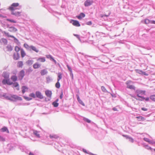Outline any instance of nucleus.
<instances>
[{
  "label": "nucleus",
  "mask_w": 155,
  "mask_h": 155,
  "mask_svg": "<svg viewBox=\"0 0 155 155\" xmlns=\"http://www.w3.org/2000/svg\"><path fill=\"white\" fill-rule=\"evenodd\" d=\"M52 104L54 107H57L58 106L59 104L58 103L54 101L52 103Z\"/></svg>",
  "instance_id": "49530a36"
},
{
  "label": "nucleus",
  "mask_w": 155,
  "mask_h": 155,
  "mask_svg": "<svg viewBox=\"0 0 155 155\" xmlns=\"http://www.w3.org/2000/svg\"><path fill=\"white\" fill-rule=\"evenodd\" d=\"M33 61L32 60H28L26 61V63L28 65H31L33 63Z\"/></svg>",
  "instance_id": "a19ab883"
},
{
  "label": "nucleus",
  "mask_w": 155,
  "mask_h": 155,
  "mask_svg": "<svg viewBox=\"0 0 155 155\" xmlns=\"http://www.w3.org/2000/svg\"><path fill=\"white\" fill-rule=\"evenodd\" d=\"M63 92L62 91L60 94V98L61 99H62L63 97Z\"/></svg>",
  "instance_id": "0e129e2a"
},
{
  "label": "nucleus",
  "mask_w": 155,
  "mask_h": 155,
  "mask_svg": "<svg viewBox=\"0 0 155 155\" xmlns=\"http://www.w3.org/2000/svg\"><path fill=\"white\" fill-rule=\"evenodd\" d=\"M24 47L27 50H29L30 48V46H29L27 44L25 43L24 45Z\"/></svg>",
  "instance_id": "c03bdc74"
},
{
  "label": "nucleus",
  "mask_w": 155,
  "mask_h": 155,
  "mask_svg": "<svg viewBox=\"0 0 155 155\" xmlns=\"http://www.w3.org/2000/svg\"><path fill=\"white\" fill-rule=\"evenodd\" d=\"M50 137L51 138H54L55 139H57L59 137L57 135L55 134H52V135H50Z\"/></svg>",
  "instance_id": "72a5a7b5"
},
{
  "label": "nucleus",
  "mask_w": 155,
  "mask_h": 155,
  "mask_svg": "<svg viewBox=\"0 0 155 155\" xmlns=\"http://www.w3.org/2000/svg\"><path fill=\"white\" fill-rule=\"evenodd\" d=\"M101 89L102 90V91L104 92H105L107 91L105 87L103 86H102L101 87Z\"/></svg>",
  "instance_id": "6e6d98bb"
},
{
  "label": "nucleus",
  "mask_w": 155,
  "mask_h": 155,
  "mask_svg": "<svg viewBox=\"0 0 155 155\" xmlns=\"http://www.w3.org/2000/svg\"><path fill=\"white\" fill-rule=\"evenodd\" d=\"M5 140V139L2 136H0V141H4Z\"/></svg>",
  "instance_id": "680f3d73"
},
{
  "label": "nucleus",
  "mask_w": 155,
  "mask_h": 155,
  "mask_svg": "<svg viewBox=\"0 0 155 155\" xmlns=\"http://www.w3.org/2000/svg\"><path fill=\"white\" fill-rule=\"evenodd\" d=\"M8 94L4 93L2 94V97H3L6 99Z\"/></svg>",
  "instance_id": "052dcab7"
},
{
  "label": "nucleus",
  "mask_w": 155,
  "mask_h": 155,
  "mask_svg": "<svg viewBox=\"0 0 155 155\" xmlns=\"http://www.w3.org/2000/svg\"><path fill=\"white\" fill-rule=\"evenodd\" d=\"M13 87H17L16 89L17 90H19V87H18L19 84L18 82H15L12 84Z\"/></svg>",
  "instance_id": "cd10ccee"
},
{
  "label": "nucleus",
  "mask_w": 155,
  "mask_h": 155,
  "mask_svg": "<svg viewBox=\"0 0 155 155\" xmlns=\"http://www.w3.org/2000/svg\"><path fill=\"white\" fill-rule=\"evenodd\" d=\"M27 101H30L32 99V98L31 97H29L27 96H24L23 97Z\"/></svg>",
  "instance_id": "864d4df0"
},
{
  "label": "nucleus",
  "mask_w": 155,
  "mask_h": 155,
  "mask_svg": "<svg viewBox=\"0 0 155 155\" xmlns=\"http://www.w3.org/2000/svg\"><path fill=\"white\" fill-rule=\"evenodd\" d=\"M19 148L22 152H24L26 153H28V151H27L26 148L25 146L23 145H20L19 146Z\"/></svg>",
  "instance_id": "f8f14e48"
},
{
  "label": "nucleus",
  "mask_w": 155,
  "mask_h": 155,
  "mask_svg": "<svg viewBox=\"0 0 155 155\" xmlns=\"http://www.w3.org/2000/svg\"><path fill=\"white\" fill-rule=\"evenodd\" d=\"M46 57L47 58L49 59L51 61L53 58V57L51 55H47Z\"/></svg>",
  "instance_id": "5fc2aeb1"
},
{
  "label": "nucleus",
  "mask_w": 155,
  "mask_h": 155,
  "mask_svg": "<svg viewBox=\"0 0 155 155\" xmlns=\"http://www.w3.org/2000/svg\"><path fill=\"white\" fill-rule=\"evenodd\" d=\"M150 144H155V142L153 140H150L149 143Z\"/></svg>",
  "instance_id": "774afa93"
},
{
  "label": "nucleus",
  "mask_w": 155,
  "mask_h": 155,
  "mask_svg": "<svg viewBox=\"0 0 155 155\" xmlns=\"http://www.w3.org/2000/svg\"><path fill=\"white\" fill-rule=\"evenodd\" d=\"M143 49L141 51V53L143 54H147V52L146 51L147 50H150L151 49L149 47H142Z\"/></svg>",
  "instance_id": "0eeeda50"
},
{
  "label": "nucleus",
  "mask_w": 155,
  "mask_h": 155,
  "mask_svg": "<svg viewBox=\"0 0 155 155\" xmlns=\"http://www.w3.org/2000/svg\"><path fill=\"white\" fill-rule=\"evenodd\" d=\"M151 20H150L148 19H146L144 20H142V22H143V21H144V23L146 24H148L149 23H150V22Z\"/></svg>",
  "instance_id": "a18cd8bd"
},
{
  "label": "nucleus",
  "mask_w": 155,
  "mask_h": 155,
  "mask_svg": "<svg viewBox=\"0 0 155 155\" xmlns=\"http://www.w3.org/2000/svg\"><path fill=\"white\" fill-rule=\"evenodd\" d=\"M77 99L78 102L81 105L83 106H84V104L83 101L81 100L78 95L77 96Z\"/></svg>",
  "instance_id": "a878e982"
},
{
  "label": "nucleus",
  "mask_w": 155,
  "mask_h": 155,
  "mask_svg": "<svg viewBox=\"0 0 155 155\" xmlns=\"http://www.w3.org/2000/svg\"><path fill=\"white\" fill-rule=\"evenodd\" d=\"M74 36H76L77 37V38H78L80 41H81L79 35L74 34Z\"/></svg>",
  "instance_id": "bf43d9fd"
},
{
  "label": "nucleus",
  "mask_w": 155,
  "mask_h": 155,
  "mask_svg": "<svg viewBox=\"0 0 155 155\" xmlns=\"http://www.w3.org/2000/svg\"><path fill=\"white\" fill-rule=\"evenodd\" d=\"M70 75L72 79H73V74L72 71L70 72Z\"/></svg>",
  "instance_id": "13d9d810"
},
{
  "label": "nucleus",
  "mask_w": 155,
  "mask_h": 155,
  "mask_svg": "<svg viewBox=\"0 0 155 155\" xmlns=\"http://www.w3.org/2000/svg\"><path fill=\"white\" fill-rule=\"evenodd\" d=\"M55 87L57 88H59L60 87V84L59 81H58L55 84Z\"/></svg>",
  "instance_id": "de8ad7c7"
},
{
  "label": "nucleus",
  "mask_w": 155,
  "mask_h": 155,
  "mask_svg": "<svg viewBox=\"0 0 155 155\" xmlns=\"http://www.w3.org/2000/svg\"><path fill=\"white\" fill-rule=\"evenodd\" d=\"M133 82L131 80H128L126 82L125 84L127 85L126 87L130 89H133L135 90V87L132 85Z\"/></svg>",
  "instance_id": "7ed1b4c3"
},
{
  "label": "nucleus",
  "mask_w": 155,
  "mask_h": 155,
  "mask_svg": "<svg viewBox=\"0 0 155 155\" xmlns=\"http://www.w3.org/2000/svg\"><path fill=\"white\" fill-rule=\"evenodd\" d=\"M33 133L37 137L40 138V136L39 134V132L37 130H34L33 131Z\"/></svg>",
  "instance_id": "58836bf2"
},
{
  "label": "nucleus",
  "mask_w": 155,
  "mask_h": 155,
  "mask_svg": "<svg viewBox=\"0 0 155 155\" xmlns=\"http://www.w3.org/2000/svg\"><path fill=\"white\" fill-rule=\"evenodd\" d=\"M21 49L18 46H16L15 47V50L17 52H18Z\"/></svg>",
  "instance_id": "8fccbe9b"
},
{
  "label": "nucleus",
  "mask_w": 155,
  "mask_h": 155,
  "mask_svg": "<svg viewBox=\"0 0 155 155\" xmlns=\"http://www.w3.org/2000/svg\"><path fill=\"white\" fill-rule=\"evenodd\" d=\"M37 61L42 62H44L45 61V58L43 57H40L38 58Z\"/></svg>",
  "instance_id": "a211bd4d"
},
{
  "label": "nucleus",
  "mask_w": 155,
  "mask_h": 155,
  "mask_svg": "<svg viewBox=\"0 0 155 155\" xmlns=\"http://www.w3.org/2000/svg\"><path fill=\"white\" fill-rule=\"evenodd\" d=\"M145 148L148 150H152V149L151 148V147H150L148 145H145Z\"/></svg>",
  "instance_id": "4d7b16f0"
},
{
  "label": "nucleus",
  "mask_w": 155,
  "mask_h": 155,
  "mask_svg": "<svg viewBox=\"0 0 155 155\" xmlns=\"http://www.w3.org/2000/svg\"><path fill=\"white\" fill-rule=\"evenodd\" d=\"M11 14L16 17H19L21 15V12L16 11L15 10L11 11Z\"/></svg>",
  "instance_id": "423d86ee"
},
{
  "label": "nucleus",
  "mask_w": 155,
  "mask_h": 155,
  "mask_svg": "<svg viewBox=\"0 0 155 155\" xmlns=\"http://www.w3.org/2000/svg\"><path fill=\"white\" fill-rule=\"evenodd\" d=\"M33 70L31 67H30L28 69L26 70L25 74L26 75H28L30 73L32 72Z\"/></svg>",
  "instance_id": "393cba45"
},
{
  "label": "nucleus",
  "mask_w": 155,
  "mask_h": 155,
  "mask_svg": "<svg viewBox=\"0 0 155 155\" xmlns=\"http://www.w3.org/2000/svg\"><path fill=\"white\" fill-rule=\"evenodd\" d=\"M18 78L16 75H13L11 77V79L14 82L16 81L17 80Z\"/></svg>",
  "instance_id": "473e14b6"
},
{
  "label": "nucleus",
  "mask_w": 155,
  "mask_h": 155,
  "mask_svg": "<svg viewBox=\"0 0 155 155\" xmlns=\"http://www.w3.org/2000/svg\"><path fill=\"white\" fill-rule=\"evenodd\" d=\"M36 96L40 99H43L44 98L43 96L41 93L39 91H36L35 92Z\"/></svg>",
  "instance_id": "9b49d317"
},
{
  "label": "nucleus",
  "mask_w": 155,
  "mask_h": 155,
  "mask_svg": "<svg viewBox=\"0 0 155 155\" xmlns=\"http://www.w3.org/2000/svg\"><path fill=\"white\" fill-rule=\"evenodd\" d=\"M45 94L49 98L48 99V100L50 101L52 94L51 91L49 90H47L45 91Z\"/></svg>",
  "instance_id": "6e6552de"
},
{
  "label": "nucleus",
  "mask_w": 155,
  "mask_h": 155,
  "mask_svg": "<svg viewBox=\"0 0 155 155\" xmlns=\"http://www.w3.org/2000/svg\"><path fill=\"white\" fill-rule=\"evenodd\" d=\"M2 76L4 79H8L9 78V74L8 73L4 71L2 73Z\"/></svg>",
  "instance_id": "dca6fc26"
},
{
  "label": "nucleus",
  "mask_w": 155,
  "mask_h": 155,
  "mask_svg": "<svg viewBox=\"0 0 155 155\" xmlns=\"http://www.w3.org/2000/svg\"><path fill=\"white\" fill-rule=\"evenodd\" d=\"M2 83L3 84L10 85H12L13 84L12 82H11L10 81V79L9 78L8 79H4L2 81Z\"/></svg>",
  "instance_id": "20e7f679"
},
{
  "label": "nucleus",
  "mask_w": 155,
  "mask_h": 155,
  "mask_svg": "<svg viewBox=\"0 0 155 155\" xmlns=\"http://www.w3.org/2000/svg\"><path fill=\"white\" fill-rule=\"evenodd\" d=\"M22 92L23 94H24L25 92V90H28V88L26 86H23L22 87Z\"/></svg>",
  "instance_id": "c9c22d12"
},
{
  "label": "nucleus",
  "mask_w": 155,
  "mask_h": 155,
  "mask_svg": "<svg viewBox=\"0 0 155 155\" xmlns=\"http://www.w3.org/2000/svg\"><path fill=\"white\" fill-rule=\"evenodd\" d=\"M19 5V4L18 3H14L9 7L8 9L10 11L19 9L21 8V6Z\"/></svg>",
  "instance_id": "f03ea898"
},
{
  "label": "nucleus",
  "mask_w": 155,
  "mask_h": 155,
  "mask_svg": "<svg viewBox=\"0 0 155 155\" xmlns=\"http://www.w3.org/2000/svg\"><path fill=\"white\" fill-rule=\"evenodd\" d=\"M135 93L137 94V96H140V95H145L146 94V91L145 90H142L140 89L135 90Z\"/></svg>",
  "instance_id": "39448f33"
},
{
  "label": "nucleus",
  "mask_w": 155,
  "mask_h": 155,
  "mask_svg": "<svg viewBox=\"0 0 155 155\" xmlns=\"http://www.w3.org/2000/svg\"><path fill=\"white\" fill-rule=\"evenodd\" d=\"M19 54L17 53L16 54L14 53L13 54V58L15 60H17L19 58Z\"/></svg>",
  "instance_id": "412c9836"
},
{
  "label": "nucleus",
  "mask_w": 155,
  "mask_h": 155,
  "mask_svg": "<svg viewBox=\"0 0 155 155\" xmlns=\"http://www.w3.org/2000/svg\"><path fill=\"white\" fill-rule=\"evenodd\" d=\"M6 48L8 51H11L13 50L12 47L10 45H8L6 47Z\"/></svg>",
  "instance_id": "e433bc0d"
},
{
  "label": "nucleus",
  "mask_w": 155,
  "mask_h": 155,
  "mask_svg": "<svg viewBox=\"0 0 155 155\" xmlns=\"http://www.w3.org/2000/svg\"><path fill=\"white\" fill-rule=\"evenodd\" d=\"M52 81V79L49 76H48L46 77V82L47 83H49Z\"/></svg>",
  "instance_id": "4c0bfd02"
},
{
  "label": "nucleus",
  "mask_w": 155,
  "mask_h": 155,
  "mask_svg": "<svg viewBox=\"0 0 155 155\" xmlns=\"http://www.w3.org/2000/svg\"><path fill=\"white\" fill-rule=\"evenodd\" d=\"M67 66L68 70L70 71V72L72 71V69L68 65H67Z\"/></svg>",
  "instance_id": "338daca9"
},
{
  "label": "nucleus",
  "mask_w": 155,
  "mask_h": 155,
  "mask_svg": "<svg viewBox=\"0 0 155 155\" xmlns=\"http://www.w3.org/2000/svg\"><path fill=\"white\" fill-rule=\"evenodd\" d=\"M1 40L4 45H6L7 44L8 41L7 39L4 38H2L1 39Z\"/></svg>",
  "instance_id": "ea45409f"
},
{
  "label": "nucleus",
  "mask_w": 155,
  "mask_h": 155,
  "mask_svg": "<svg viewBox=\"0 0 155 155\" xmlns=\"http://www.w3.org/2000/svg\"><path fill=\"white\" fill-rule=\"evenodd\" d=\"M136 118H137V120L138 121H144L146 119L144 117H143L142 116L137 117Z\"/></svg>",
  "instance_id": "5701e85b"
},
{
  "label": "nucleus",
  "mask_w": 155,
  "mask_h": 155,
  "mask_svg": "<svg viewBox=\"0 0 155 155\" xmlns=\"http://www.w3.org/2000/svg\"><path fill=\"white\" fill-rule=\"evenodd\" d=\"M31 50L37 53H38L39 52V50H38V49L36 47L33 45L30 46V51H31Z\"/></svg>",
  "instance_id": "f3484780"
},
{
  "label": "nucleus",
  "mask_w": 155,
  "mask_h": 155,
  "mask_svg": "<svg viewBox=\"0 0 155 155\" xmlns=\"http://www.w3.org/2000/svg\"><path fill=\"white\" fill-rule=\"evenodd\" d=\"M21 53L22 58L24 57L26 55L23 49H21Z\"/></svg>",
  "instance_id": "f704fd0d"
},
{
  "label": "nucleus",
  "mask_w": 155,
  "mask_h": 155,
  "mask_svg": "<svg viewBox=\"0 0 155 155\" xmlns=\"http://www.w3.org/2000/svg\"><path fill=\"white\" fill-rule=\"evenodd\" d=\"M85 15V14L84 13H81L79 15L77 16V17L78 19H81L82 18L84 17Z\"/></svg>",
  "instance_id": "4be33fe9"
},
{
  "label": "nucleus",
  "mask_w": 155,
  "mask_h": 155,
  "mask_svg": "<svg viewBox=\"0 0 155 155\" xmlns=\"http://www.w3.org/2000/svg\"><path fill=\"white\" fill-rule=\"evenodd\" d=\"M83 120L88 123H90L91 122V120L86 117H84Z\"/></svg>",
  "instance_id": "3c124183"
},
{
  "label": "nucleus",
  "mask_w": 155,
  "mask_h": 155,
  "mask_svg": "<svg viewBox=\"0 0 155 155\" xmlns=\"http://www.w3.org/2000/svg\"><path fill=\"white\" fill-rule=\"evenodd\" d=\"M12 38H14V41L15 43H16V44L18 45H20V43L17 38H16L14 36H13V37H12Z\"/></svg>",
  "instance_id": "7c9ffc66"
},
{
  "label": "nucleus",
  "mask_w": 155,
  "mask_h": 155,
  "mask_svg": "<svg viewBox=\"0 0 155 155\" xmlns=\"http://www.w3.org/2000/svg\"><path fill=\"white\" fill-rule=\"evenodd\" d=\"M25 71L23 70H21L19 73V77L21 78V79L22 80L24 78L25 76Z\"/></svg>",
  "instance_id": "2eb2a0df"
},
{
  "label": "nucleus",
  "mask_w": 155,
  "mask_h": 155,
  "mask_svg": "<svg viewBox=\"0 0 155 155\" xmlns=\"http://www.w3.org/2000/svg\"><path fill=\"white\" fill-rule=\"evenodd\" d=\"M29 96L33 98H35L36 97V95L33 93L30 94L29 95Z\"/></svg>",
  "instance_id": "603ef678"
},
{
  "label": "nucleus",
  "mask_w": 155,
  "mask_h": 155,
  "mask_svg": "<svg viewBox=\"0 0 155 155\" xmlns=\"http://www.w3.org/2000/svg\"><path fill=\"white\" fill-rule=\"evenodd\" d=\"M48 73V71L46 69H44L41 70L40 74L41 76H43L47 74Z\"/></svg>",
  "instance_id": "aec40b11"
},
{
  "label": "nucleus",
  "mask_w": 155,
  "mask_h": 155,
  "mask_svg": "<svg viewBox=\"0 0 155 155\" xmlns=\"http://www.w3.org/2000/svg\"><path fill=\"white\" fill-rule=\"evenodd\" d=\"M3 33L6 36H7L8 37H11L12 38V37H13L14 36H13L12 35H10L9 33H7L5 31H4Z\"/></svg>",
  "instance_id": "37998d69"
},
{
  "label": "nucleus",
  "mask_w": 155,
  "mask_h": 155,
  "mask_svg": "<svg viewBox=\"0 0 155 155\" xmlns=\"http://www.w3.org/2000/svg\"><path fill=\"white\" fill-rule=\"evenodd\" d=\"M6 99L13 101H15L16 100L22 101L21 97L15 95H11L8 94Z\"/></svg>",
  "instance_id": "f257e3e1"
},
{
  "label": "nucleus",
  "mask_w": 155,
  "mask_h": 155,
  "mask_svg": "<svg viewBox=\"0 0 155 155\" xmlns=\"http://www.w3.org/2000/svg\"><path fill=\"white\" fill-rule=\"evenodd\" d=\"M143 140L145 141L148 142V143H149V142L150 140V139H149L147 138H145V137L143 138Z\"/></svg>",
  "instance_id": "e2e57ef3"
},
{
  "label": "nucleus",
  "mask_w": 155,
  "mask_h": 155,
  "mask_svg": "<svg viewBox=\"0 0 155 155\" xmlns=\"http://www.w3.org/2000/svg\"><path fill=\"white\" fill-rule=\"evenodd\" d=\"M8 149L10 150H12L15 149L14 146L11 144H9L7 145Z\"/></svg>",
  "instance_id": "bb28decb"
},
{
  "label": "nucleus",
  "mask_w": 155,
  "mask_h": 155,
  "mask_svg": "<svg viewBox=\"0 0 155 155\" xmlns=\"http://www.w3.org/2000/svg\"><path fill=\"white\" fill-rule=\"evenodd\" d=\"M8 30L10 32H16L18 30L16 28L12 26L9 28V29Z\"/></svg>",
  "instance_id": "6ab92c4d"
},
{
  "label": "nucleus",
  "mask_w": 155,
  "mask_h": 155,
  "mask_svg": "<svg viewBox=\"0 0 155 155\" xmlns=\"http://www.w3.org/2000/svg\"><path fill=\"white\" fill-rule=\"evenodd\" d=\"M6 20L8 21H9L10 22H12V23H16V21H15L14 20L12 19L7 18L6 19Z\"/></svg>",
  "instance_id": "09e8293b"
},
{
  "label": "nucleus",
  "mask_w": 155,
  "mask_h": 155,
  "mask_svg": "<svg viewBox=\"0 0 155 155\" xmlns=\"http://www.w3.org/2000/svg\"><path fill=\"white\" fill-rule=\"evenodd\" d=\"M138 97H137L136 96H134L133 97L136 99L137 100L140 101H143L144 100L145 97L143 96H137Z\"/></svg>",
  "instance_id": "ddd939ff"
},
{
  "label": "nucleus",
  "mask_w": 155,
  "mask_h": 155,
  "mask_svg": "<svg viewBox=\"0 0 155 155\" xmlns=\"http://www.w3.org/2000/svg\"><path fill=\"white\" fill-rule=\"evenodd\" d=\"M86 24L88 25H92V22L91 21H89L86 23Z\"/></svg>",
  "instance_id": "69168bd1"
},
{
  "label": "nucleus",
  "mask_w": 155,
  "mask_h": 155,
  "mask_svg": "<svg viewBox=\"0 0 155 155\" xmlns=\"http://www.w3.org/2000/svg\"><path fill=\"white\" fill-rule=\"evenodd\" d=\"M93 3L92 0H86L84 2V5L85 7H88L91 5Z\"/></svg>",
  "instance_id": "9d476101"
},
{
  "label": "nucleus",
  "mask_w": 155,
  "mask_h": 155,
  "mask_svg": "<svg viewBox=\"0 0 155 155\" xmlns=\"http://www.w3.org/2000/svg\"><path fill=\"white\" fill-rule=\"evenodd\" d=\"M150 98L152 101H155V94L150 95Z\"/></svg>",
  "instance_id": "79ce46f5"
},
{
  "label": "nucleus",
  "mask_w": 155,
  "mask_h": 155,
  "mask_svg": "<svg viewBox=\"0 0 155 155\" xmlns=\"http://www.w3.org/2000/svg\"><path fill=\"white\" fill-rule=\"evenodd\" d=\"M70 23H72V25L76 27H79L80 26V24L78 21L74 20H71Z\"/></svg>",
  "instance_id": "1a4fd4ad"
},
{
  "label": "nucleus",
  "mask_w": 155,
  "mask_h": 155,
  "mask_svg": "<svg viewBox=\"0 0 155 155\" xmlns=\"http://www.w3.org/2000/svg\"><path fill=\"white\" fill-rule=\"evenodd\" d=\"M23 65V63L22 61H19L17 63V66L18 68H22Z\"/></svg>",
  "instance_id": "c756f323"
},
{
  "label": "nucleus",
  "mask_w": 155,
  "mask_h": 155,
  "mask_svg": "<svg viewBox=\"0 0 155 155\" xmlns=\"http://www.w3.org/2000/svg\"><path fill=\"white\" fill-rule=\"evenodd\" d=\"M1 131L3 132H6L7 133H9V131L6 127H4L1 129Z\"/></svg>",
  "instance_id": "2f4dec72"
},
{
  "label": "nucleus",
  "mask_w": 155,
  "mask_h": 155,
  "mask_svg": "<svg viewBox=\"0 0 155 155\" xmlns=\"http://www.w3.org/2000/svg\"><path fill=\"white\" fill-rule=\"evenodd\" d=\"M57 81H59L62 78V73L61 72H59L58 74Z\"/></svg>",
  "instance_id": "c85d7f7f"
},
{
  "label": "nucleus",
  "mask_w": 155,
  "mask_h": 155,
  "mask_svg": "<svg viewBox=\"0 0 155 155\" xmlns=\"http://www.w3.org/2000/svg\"><path fill=\"white\" fill-rule=\"evenodd\" d=\"M123 136L125 137L127 139H128L129 141L131 143H133L134 142V140L132 137H130L127 135H123Z\"/></svg>",
  "instance_id": "4468645a"
},
{
  "label": "nucleus",
  "mask_w": 155,
  "mask_h": 155,
  "mask_svg": "<svg viewBox=\"0 0 155 155\" xmlns=\"http://www.w3.org/2000/svg\"><path fill=\"white\" fill-rule=\"evenodd\" d=\"M41 66L40 64H39L38 62H36L33 65V68L35 69H37L39 68Z\"/></svg>",
  "instance_id": "b1692460"
}]
</instances>
